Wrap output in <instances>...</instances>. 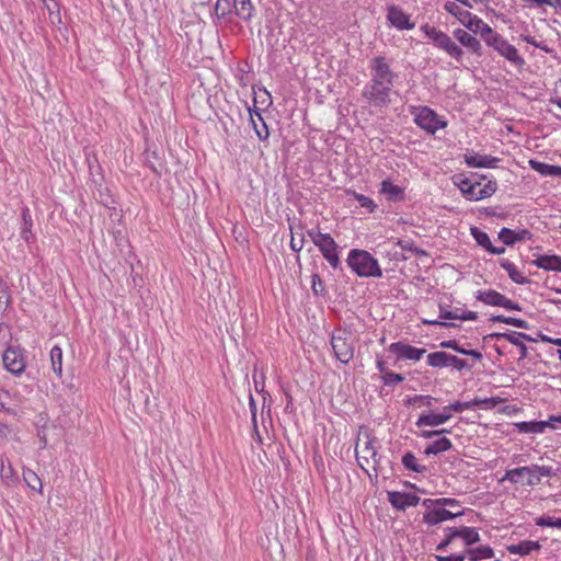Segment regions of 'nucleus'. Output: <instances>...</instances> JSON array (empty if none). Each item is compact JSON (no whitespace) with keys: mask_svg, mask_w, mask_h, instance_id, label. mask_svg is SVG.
I'll use <instances>...</instances> for the list:
<instances>
[{"mask_svg":"<svg viewBox=\"0 0 561 561\" xmlns=\"http://www.w3.org/2000/svg\"><path fill=\"white\" fill-rule=\"evenodd\" d=\"M463 515V511L453 513L446 508L434 507L423 514V522L427 525H437L442 522L454 519Z\"/></svg>","mask_w":561,"mask_h":561,"instance_id":"6ab92c4d","label":"nucleus"},{"mask_svg":"<svg viewBox=\"0 0 561 561\" xmlns=\"http://www.w3.org/2000/svg\"><path fill=\"white\" fill-rule=\"evenodd\" d=\"M144 156H145L146 165L148 168H150V170H152V172L156 175L161 176L162 171L165 168H164V160L160 156V153L157 150L147 149V150H145Z\"/></svg>","mask_w":561,"mask_h":561,"instance_id":"393cba45","label":"nucleus"},{"mask_svg":"<svg viewBox=\"0 0 561 561\" xmlns=\"http://www.w3.org/2000/svg\"><path fill=\"white\" fill-rule=\"evenodd\" d=\"M465 554L470 561L491 559L494 557V549L490 546H480L477 548H466Z\"/></svg>","mask_w":561,"mask_h":561,"instance_id":"2f4dec72","label":"nucleus"},{"mask_svg":"<svg viewBox=\"0 0 561 561\" xmlns=\"http://www.w3.org/2000/svg\"><path fill=\"white\" fill-rule=\"evenodd\" d=\"M453 36L459 44L466 47L469 51L479 57L482 56V45L480 41L472 34H470L463 28H456L453 32Z\"/></svg>","mask_w":561,"mask_h":561,"instance_id":"2eb2a0df","label":"nucleus"},{"mask_svg":"<svg viewBox=\"0 0 561 561\" xmlns=\"http://www.w3.org/2000/svg\"><path fill=\"white\" fill-rule=\"evenodd\" d=\"M497 190V183L495 180H489L483 187H480L478 191V197L480 199L488 198L492 196Z\"/></svg>","mask_w":561,"mask_h":561,"instance_id":"603ef678","label":"nucleus"},{"mask_svg":"<svg viewBox=\"0 0 561 561\" xmlns=\"http://www.w3.org/2000/svg\"><path fill=\"white\" fill-rule=\"evenodd\" d=\"M88 167H89V173L92 178H94L96 174L101 175V165L99 163L98 157L94 153H87L85 157ZM93 181L96 183V180L93 179Z\"/></svg>","mask_w":561,"mask_h":561,"instance_id":"09e8293b","label":"nucleus"},{"mask_svg":"<svg viewBox=\"0 0 561 561\" xmlns=\"http://www.w3.org/2000/svg\"><path fill=\"white\" fill-rule=\"evenodd\" d=\"M529 167L543 176H561V167L548 164L535 159H530Z\"/></svg>","mask_w":561,"mask_h":561,"instance_id":"c756f323","label":"nucleus"},{"mask_svg":"<svg viewBox=\"0 0 561 561\" xmlns=\"http://www.w3.org/2000/svg\"><path fill=\"white\" fill-rule=\"evenodd\" d=\"M458 538H461L468 548L481 540L477 528L467 526L458 528Z\"/></svg>","mask_w":561,"mask_h":561,"instance_id":"e433bc0d","label":"nucleus"},{"mask_svg":"<svg viewBox=\"0 0 561 561\" xmlns=\"http://www.w3.org/2000/svg\"><path fill=\"white\" fill-rule=\"evenodd\" d=\"M527 476L526 485L535 486L540 483L539 477L536 480L533 477L531 466L518 467L514 469L506 470L504 477L500 480V482L510 481L513 484H517L520 482L519 478Z\"/></svg>","mask_w":561,"mask_h":561,"instance_id":"4468645a","label":"nucleus"},{"mask_svg":"<svg viewBox=\"0 0 561 561\" xmlns=\"http://www.w3.org/2000/svg\"><path fill=\"white\" fill-rule=\"evenodd\" d=\"M421 30L438 49L444 50L457 62L462 61L465 55L462 48L448 34L427 23L423 24Z\"/></svg>","mask_w":561,"mask_h":561,"instance_id":"f03ea898","label":"nucleus"},{"mask_svg":"<svg viewBox=\"0 0 561 561\" xmlns=\"http://www.w3.org/2000/svg\"><path fill=\"white\" fill-rule=\"evenodd\" d=\"M472 408H473L472 400L467 401V402L455 401L454 403H450L447 405V409H453L454 412H456V413H460L463 410H468V409H472Z\"/></svg>","mask_w":561,"mask_h":561,"instance_id":"bf43d9fd","label":"nucleus"},{"mask_svg":"<svg viewBox=\"0 0 561 561\" xmlns=\"http://www.w3.org/2000/svg\"><path fill=\"white\" fill-rule=\"evenodd\" d=\"M248 112L250 115V123L257 136V138L262 141H266L270 137V130L267 124L262 117L261 110H259L255 105L253 108L248 107Z\"/></svg>","mask_w":561,"mask_h":561,"instance_id":"a211bd4d","label":"nucleus"},{"mask_svg":"<svg viewBox=\"0 0 561 561\" xmlns=\"http://www.w3.org/2000/svg\"><path fill=\"white\" fill-rule=\"evenodd\" d=\"M307 234L312 240L314 245H317L322 240V238H324L325 233H322V232H320L319 229L313 228V229L308 230Z\"/></svg>","mask_w":561,"mask_h":561,"instance_id":"69168bd1","label":"nucleus"},{"mask_svg":"<svg viewBox=\"0 0 561 561\" xmlns=\"http://www.w3.org/2000/svg\"><path fill=\"white\" fill-rule=\"evenodd\" d=\"M381 379L383 385L394 386L397 383L402 382L404 380V376L389 370L388 373L381 376Z\"/></svg>","mask_w":561,"mask_h":561,"instance_id":"6e6d98bb","label":"nucleus"},{"mask_svg":"<svg viewBox=\"0 0 561 561\" xmlns=\"http://www.w3.org/2000/svg\"><path fill=\"white\" fill-rule=\"evenodd\" d=\"M311 290L314 296L323 297L327 293L324 282L318 273L311 275Z\"/></svg>","mask_w":561,"mask_h":561,"instance_id":"de8ad7c7","label":"nucleus"},{"mask_svg":"<svg viewBox=\"0 0 561 561\" xmlns=\"http://www.w3.org/2000/svg\"><path fill=\"white\" fill-rule=\"evenodd\" d=\"M346 263L359 277H381L378 261L366 250L353 249L348 252Z\"/></svg>","mask_w":561,"mask_h":561,"instance_id":"f257e3e1","label":"nucleus"},{"mask_svg":"<svg viewBox=\"0 0 561 561\" xmlns=\"http://www.w3.org/2000/svg\"><path fill=\"white\" fill-rule=\"evenodd\" d=\"M389 352L398 355L399 358L417 362L426 353V350L403 342H393L389 345Z\"/></svg>","mask_w":561,"mask_h":561,"instance_id":"f8f14e48","label":"nucleus"},{"mask_svg":"<svg viewBox=\"0 0 561 561\" xmlns=\"http://www.w3.org/2000/svg\"><path fill=\"white\" fill-rule=\"evenodd\" d=\"M482 39L485 44L497 51L502 57L512 62L515 66H523L525 64L524 58L518 54L515 46L510 44L501 34L493 31L485 34Z\"/></svg>","mask_w":561,"mask_h":561,"instance_id":"39448f33","label":"nucleus"},{"mask_svg":"<svg viewBox=\"0 0 561 561\" xmlns=\"http://www.w3.org/2000/svg\"><path fill=\"white\" fill-rule=\"evenodd\" d=\"M21 218H22L21 238L25 242L31 243L34 240V234L32 232L33 219H32L31 210L27 206L22 207Z\"/></svg>","mask_w":561,"mask_h":561,"instance_id":"c85d7f7f","label":"nucleus"},{"mask_svg":"<svg viewBox=\"0 0 561 561\" xmlns=\"http://www.w3.org/2000/svg\"><path fill=\"white\" fill-rule=\"evenodd\" d=\"M455 538H458V528H445V538L437 545L436 550L445 551Z\"/></svg>","mask_w":561,"mask_h":561,"instance_id":"c03bdc74","label":"nucleus"},{"mask_svg":"<svg viewBox=\"0 0 561 561\" xmlns=\"http://www.w3.org/2000/svg\"><path fill=\"white\" fill-rule=\"evenodd\" d=\"M50 363L53 371L60 378L62 375V350L58 345L50 350Z\"/></svg>","mask_w":561,"mask_h":561,"instance_id":"ea45409f","label":"nucleus"},{"mask_svg":"<svg viewBox=\"0 0 561 561\" xmlns=\"http://www.w3.org/2000/svg\"><path fill=\"white\" fill-rule=\"evenodd\" d=\"M502 268H504L512 282L518 285H526L530 283V279L524 276L508 259H500L499 261Z\"/></svg>","mask_w":561,"mask_h":561,"instance_id":"cd10ccee","label":"nucleus"},{"mask_svg":"<svg viewBox=\"0 0 561 561\" xmlns=\"http://www.w3.org/2000/svg\"><path fill=\"white\" fill-rule=\"evenodd\" d=\"M470 233H471L472 238L474 239V241L480 247H482L484 250L488 251V249L491 247V243H492L489 234L486 232L482 231L481 229H479L478 227H471Z\"/></svg>","mask_w":561,"mask_h":561,"instance_id":"a19ab883","label":"nucleus"},{"mask_svg":"<svg viewBox=\"0 0 561 561\" xmlns=\"http://www.w3.org/2000/svg\"><path fill=\"white\" fill-rule=\"evenodd\" d=\"M317 247L333 268H337L340 266L341 261L337 252V244L330 233H325L324 238H322Z\"/></svg>","mask_w":561,"mask_h":561,"instance_id":"9b49d317","label":"nucleus"},{"mask_svg":"<svg viewBox=\"0 0 561 561\" xmlns=\"http://www.w3.org/2000/svg\"><path fill=\"white\" fill-rule=\"evenodd\" d=\"M506 341H508L510 343H512L513 345L518 347V350H519L518 360H524V359L528 358V348L525 343H523L522 341L516 339L512 333H510V335L506 336Z\"/></svg>","mask_w":561,"mask_h":561,"instance_id":"5fc2aeb1","label":"nucleus"},{"mask_svg":"<svg viewBox=\"0 0 561 561\" xmlns=\"http://www.w3.org/2000/svg\"><path fill=\"white\" fill-rule=\"evenodd\" d=\"M352 195H353L354 199L357 201L362 207L368 209V213L371 214L377 208V205L374 203V201L370 197L365 196L364 194H360L357 192H352Z\"/></svg>","mask_w":561,"mask_h":561,"instance_id":"3c124183","label":"nucleus"},{"mask_svg":"<svg viewBox=\"0 0 561 561\" xmlns=\"http://www.w3.org/2000/svg\"><path fill=\"white\" fill-rule=\"evenodd\" d=\"M393 87L386 83L369 80L362 91L363 99L374 107H387L391 100L390 93Z\"/></svg>","mask_w":561,"mask_h":561,"instance_id":"423d86ee","label":"nucleus"},{"mask_svg":"<svg viewBox=\"0 0 561 561\" xmlns=\"http://www.w3.org/2000/svg\"><path fill=\"white\" fill-rule=\"evenodd\" d=\"M462 195L468 201H480V197H478V192H473V182L467 188H462Z\"/></svg>","mask_w":561,"mask_h":561,"instance_id":"0e129e2a","label":"nucleus"},{"mask_svg":"<svg viewBox=\"0 0 561 561\" xmlns=\"http://www.w3.org/2000/svg\"><path fill=\"white\" fill-rule=\"evenodd\" d=\"M4 367L13 375H21L25 370L24 351L20 346H9L2 355Z\"/></svg>","mask_w":561,"mask_h":561,"instance_id":"9d476101","label":"nucleus"},{"mask_svg":"<svg viewBox=\"0 0 561 561\" xmlns=\"http://www.w3.org/2000/svg\"><path fill=\"white\" fill-rule=\"evenodd\" d=\"M451 433V430H448V428H440V430H423L421 431L417 436L419 437H422V438H425V439H431V438H434V437H439L442 435H445V434H449Z\"/></svg>","mask_w":561,"mask_h":561,"instance_id":"4d7b16f0","label":"nucleus"},{"mask_svg":"<svg viewBox=\"0 0 561 561\" xmlns=\"http://www.w3.org/2000/svg\"><path fill=\"white\" fill-rule=\"evenodd\" d=\"M433 401H436L435 398H433L432 396H425V394H415L414 397H409L407 400H405V404L408 405H426V407H431Z\"/></svg>","mask_w":561,"mask_h":561,"instance_id":"49530a36","label":"nucleus"},{"mask_svg":"<svg viewBox=\"0 0 561 561\" xmlns=\"http://www.w3.org/2000/svg\"><path fill=\"white\" fill-rule=\"evenodd\" d=\"M388 501L393 508L398 511H405L408 507L416 506L421 499L414 493L391 491L388 492Z\"/></svg>","mask_w":561,"mask_h":561,"instance_id":"ddd939ff","label":"nucleus"},{"mask_svg":"<svg viewBox=\"0 0 561 561\" xmlns=\"http://www.w3.org/2000/svg\"><path fill=\"white\" fill-rule=\"evenodd\" d=\"M549 422L546 421H523L515 423L514 426L517 428L519 433H543L548 427Z\"/></svg>","mask_w":561,"mask_h":561,"instance_id":"72a5a7b5","label":"nucleus"},{"mask_svg":"<svg viewBox=\"0 0 561 561\" xmlns=\"http://www.w3.org/2000/svg\"><path fill=\"white\" fill-rule=\"evenodd\" d=\"M506 549L512 554L525 557L530 554L533 551H539L541 549V545L539 541L523 540L516 545L507 546Z\"/></svg>","mask_w":561,"mask_h":561,"instance_id":"a878e982","label":"nucleus"},{"mask_svg":"<svg viewBox=\"0 0 561 561\" xmlns=\"http://www.w3.org/2000/svg\"><path fill=\"white\" fill-rule=\"evenodd\" d=\"M446 415H440L439 413H422L417 421L415 422L416 427L422 428L424 426H438L444 424V419Z\"/></svg>","mask_w":561,"mask_h":561,"instance_id":"c9c22d12","label":"nucleus"},{"mask_svg":"<svg viewBox=\"0 0 561 561\" xmlns=\"http://www.w3.org/2000/svg\"><path fill=\"white\" fill-rule=\"evenodd\" d=\"M451 448H453L451 440L449 438H447L445 435H442L425 447L424 455H426V456L438 455V454L448 451Z\"/></svg>","mask_w":561,"mask_h":561,"instance_id":"bb28decb","label":"nucleus"},{"mask_svg":"<svg viewBox=\"0 0 561 561\" xmlns=\"http://www.w3.org/2000/svg\"><path fill=\"white\" fill-rule=\"evenodd\" d=\"M533 232L528 229L512 230L502 228L499 232V239L507 247H513L516 242L531 240Z\"/></svg>","mask_w":561,"mask_h":561,"instance_id":"dca6fc26","label":"nucleus"},{"mask_svg":"<svg viewBox=\"0 0 561 561\" xmlns=\"http://www.w3.org/2000/svg\"><path fill=\"white\" fill-rule=\"evenodd\" d=\"M504 400L500 397H492V398H484V399L474 398L472 400V403H473V408L479 407V408H482L485 410H491V409H494L497 404H500Z\"/></svg>","mask_w":561,"mask_h":561,"instance_id":"37998d69","label":"nucleus"},{"mask_svg":"<svg viewBox=\"0 0 561 561\" xmlns=\"http://www.w3.org/2000/svg\"><path fill=\"white\" fill-rule=\"evenodd\" d=\"M380 194L386 195L389 202H403L404 188L393 184L390 180H383L380 184Z\"/></svg>","mask_w":561,"mask_h":561,"instance_id":"4be33fe9","label":"nucleus"},{"mask_svg":"<svg viewBox=\"0 0 561 561\" xmlns=\"http://www.w3.org/2000/svg\"><path fill=\"white\" fill-rule=\"evenodd\" d=\"M531 470L535 480L537 477L540 479L541 477H552L556 474L554 470L550 466L531 465Z\"/></svg>","mask_w":561,"mask_h":561,"instance_id":"864d4df0","label":"nucleus"},{"mask_svg":"<svg viewBox=\"0 0 561 561\" xmlns=\"http://www.w3.org/2000/svg\"><path fill=\"white\" fill-rule=\"evenodd\" d=\"M401 462L403 467L409 471H413L416 473H425L427 471V467L421 465L412 451L404 453L401 458Z\"/></svg>","mask_w":561,"mask_h":561,"instance_id":"f704fd0d","label":"nucleus"},{"mask_svg":"<svg viewBox=\"0 0 561 561\" xmlns=\"http://www.w3.org/2000/svg\"><path fill=\"white\" fill-rule=\"evenodd\" d=\"M23 480L32 491L43 493L42 480L33 470L23 468Z\"/></svg>","mask_w":561,"mask_h":561,"instance_id":"4c0bfd02","label":"nucleus"},{"mask_svg":"<svg viewBox=\"0 0 561 561\" xmlns=\"http://www.w3.org/2000/svg\"><path fill=\"white\" fill-rule=\"evenodd\" d=\"M535 524L540 527H556L561 529V517L541 515L535 519Z\"/></svg>","mask_w":561,"mask_h":561,"instance_id":"a18cd8bd","label":"nucleus"},{"mask_svg":"<svg viewBox=\"0 0 561 561\" xmlns=\"http://www.w3.org/2000/svg\"><path fill=\"white\" fill-rule=\"evenodd\" d=\"M489 320L492 322H501V323L510 324V325L516 327L518 329L527 330L530 328L529 323L526 320H523L519 318H514V317H506L503 314L492 316Z\"/></svg>","mask_w":561,"mask_h":561,"instance_id":"58836bf2","label":"nucleus"},{"mask_svg":"<svg viewBox=\"0 0 561 561\" xmlns=\"http://www.w3.org/2000/svg\"><path fill=\"white\" fill-rule=\"evenodd\" d=\"M377 438L376 437H368L367 442L365 443V446L362 449V455L359 453H356V459L358 465L364 468V463L362 460H364L366 463L369 462V459H373L374 463H379V459H377L378 451L376 447Z\"/></svg>","mask_w":561,"mask_h":561,"instance_id":"412c9836","label":"nucleus"},{"mask_svg":"<svg viewBox=\"0 0 561 561\" xmlns=\"http://www.w3.org/2000/svg\"><path fill=\"white\" fill-rule=\"evenodd\" d=\"M460 313L447 310L443 305H439V318L444 320H459Z\"/></svg>","mask_w":561,"mask_h":561,"instance_id":"e2e57ef3","label":"nucleus"},{"mask_svg":"<svg viewBox=\"0 0 561 561\" xmlns=\"http://www.w3.org/2000/svg\"><path fill=\"white\" fill-rule=\"evenodd\" d=\"M370 79L386 85H394L397 73L391 69L385 56H376L369 60Z\"/></svg>","mask_w":561,"mask_h":561,"instance_id":"6e6552de","label":"nucleus"},{"mask_svg":"<svg viewBox=\"0 0 561 561\" xmlns=\"http://www.w3.org/2000/svg\"><path fill=\"white\" fill-rule=\"evenodd\" d=\"M250 410H251V420L253 424V432L257 436L259 442H262L261 435L257 428V420H256V404L252 396H250Z\"/></svg>","mask_w":561,"mask_h":561,"instance_id":"13d9d810","label":"nucleus"},{"mask_svg":"<svg viewBox=\"0 0 561 561\" xmlns=\"http://www.w3.org/2000/svg\"><path fill=\"white\" fill-rule=\"evenodd\" d=\"M505 298V295L494 289L479 290L476 295L478 301L492 307H503Z\"/></svg>","mask_w":561,"mask_h":561,"instance_id":"b1692460","label":"nucleus"},{"mask_svg":"<svg viewBox=\"0 0 561 561\" xmlns=\"http://www.w3.org/2000/svg\"><path fill=\"white\" fill-rule=\"evenodd\" d=\"M444 9L473 34H480V36L483 37L485 34L491 33V26L489 24L471 12L460 9L456 2L447 1L444 4Z\"/></svg>","mask_w":561,"mask_h":561,"instance_id":"7ed1b4c3","label":"nucleus"},{"mask_svg":"<svg viewBox=\"0 0 561 561\" xmlns=\"http://www.w3.org/2000/svg\"><path fill=\"white\" fill-rule=\"evenodd\" d=\"M0 477L2 481L12 485L18 481V476L8 457L2 456L0 459Z\"/></svg>","mask_w":561,"mask_h":561,"instance_id":"473e14b6","label":"nucleus"},{"mask_svg":"<svg viewBox=\"0 0 561 561\" xmlns=\"http://www.w3.org/2000/svg\"><path fill=\"white\" fill-rule=\"evenodd\" d=\"M387 18L391 25H393L400 31L412 30L415 26L414 23L410 21V16L407 13H404V11L401 8L396 5H391L388 9Z\"/></svg>","mask_w":561,"mask_h":561,"instance_id":"aec40b11","label":"nucleus"},{"mask_svg":"<svg viewBox=\"0 0 561 561\" xmlns=\"http://www.w3.org/2000/svg\"><path fill=\"white\" fill-rule=\"evenodd\" d=\"M467 556L465 552L462 554H450V556H435L436 561H465Z\"/></svg>","mask_w":561,"mask_h":561,"instance_id":"338daca9","label":"nucleus"},{"mask_svg":"<svg viewBox=\"0 0 561 561\" xmlns=\"http://www.w3.org/2000/svg\"><path fill=\"white\" fill-rule=\"evenodd\" d=\"M436 505L437 507L445 508L446 506L455 507L459 506L460 502L453 497H438L436 499Z\"/></svg>","mask_w":561,"mask_h":561,"instance_id":"052dcab7","label":"nucleus"},{"mask_svg":"<svg viewBox=\"0 0 561 561\" xmlns=\"http://www.w3.org/2000/svg\"><path fill=\"white\" fill-rule=\"evenodd\" d=\"M427 364L435 368L453 367L457 371L470 370L472 365L468 360L444 351H437L427 355Z\"/></svg>","mask_w":561,"mask_h":561,"instance_id":"0eeeda50","label":"nucleus"},{"mask_svg":"<svg viewBox=\"0 0 561 561\" xmlns=\"http://www.w3.org/2000/svg\"><path fill=\"white\" fill-rule=\"evenodd\" d=\"M397 245H399L404 251L412 252L416 257L427 256L428 255L427 251L416 247L412 240H401V239H398Z\"/></svg>","mask_w":561,"mask_h":561,"instance_id":"79ce46f5","label":"nucleus"},{"mask_svg":"<svg viewBox=\"0 0 561 561\" xmlns=\"http://www.w3.org/2000/svg\"><path fill=\"white\" fill-rule=\"evenodd\" d=\"M533 264L535 266H537L538 268H542L545 271L561 272V256L560 255H556V254L538 255L533 261Z\"/></svg>","mask_w":561,"mask_h":561,"instance_id":"5701e85b","label":"nucleus"},{"mask_svg":"<svg viewBox=\"0 0 561 561\" xmlns=\"http://www.w3.org/2000/svg\"><path fill=\"white\" fill-rule=\"evenodd\" d=\"M289 229H290V233H291V239H290V249L294 251V252H300L304 248V244H305V238L304 236H301V239L297 242L294 238V227L293 225H289Z\"/></svg>","mask_w":561,"mask_h":561,"instance_id":"680f3d73","label":"nucleus"},{"mask_svg":"<svg viewBox=\"0 0 561 561\" xmlns=\"http://www.w3.org/2000/svg\"><path fill=\"white\" fill-rule=\"evenodd\" d=\"M215 15L217 19H224L231 13V3L229 0H217L215 4Z\"/></svg>","mask_w":561,"mask_h":561,"instance_id":"8fccbe9b","label":"nucleus"},{"mask_svg":"<svg viewBox=\"0 0 561 561\" xmlns=\"http://www.w3.org/2000/svg\"><path fill=\"white\" fill-rule=\"evenodd\" d=\"M414 123L428 134L434 135L438 129L445 128L447 122L442 119L435 111L427 106H422L417 110L414 117Z\"/></svg>","mask_w":561,"mask_h":561,"instance_id":"1a4fd4ad","label":"nucleus"},{"mask_svg":"<svg viewBox=\"0 0 561 561\" xmlns=\"http://www.w3.org/2000/svg\"><path fill=\"white\" fill-rule=\"evenodd\" d=\"M547 422H549L548 427L552 430L561 428V415H551Z\"/></svg>","mask_w":561,"mask_h":561,"instance_id":"774afa93","label":"nucleus"},{"mask_svg":"<svg viewBox=\"0 0 561 561\" xmlns=\"http://www.w3.org/2000/svg\"><path fill=\"white\" fill-rule=\"evenodd\" d=\"M465 162L469 168H496L500 159L488 154H479L469 151L463 156Z\"/></svg>","mask_w":561,"mask_h":561,"instance_id":"f3484780","label":"nucleus"},{"mask_svg":"<svg viewBox=\"0 0 561 561\" xmlns=\"http://www.w3.org/2000/svg\"><path fill=\"white\" fill-rule=\"evenodd\" d=\"M233 8L239 19L249 22L253 18L254 5L251 0H233Z\"/></svg>","mask_w":561,"mask_h":561,"instance_id":"7c9ffc66","label":"nucleus"},{"mask_svg":"<svg viewBox=\"0 0 561 561\" xmlns=\"http://www.w3.org/2000/svg\"><path fill=\"white\" fill-rule=\"evenodd\" d=\"M334 356L342 364H348L354 357V336L347 329H337L331 335Z\"/></svg>","mask_w":561,"mask_h":561,"instance_id":"20e7f679","label":"nucleus"}]
</instances>
